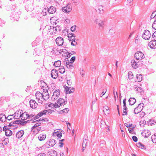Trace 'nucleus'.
Segmentation results:
<instances>
[{
    "label": "nucleus",
    "instance_id": "nucleus-1",
    "mask_svg": "<svg viewBox=\"0 0 156 156\" xmlns=\"http://www.w3.org/2000/svg\"><path fill=\"white\" fill-rule=\"evenodd\" d=\"M62 9L63 12L66 13H69L72 10L71 3H69L66 6L63 7Z\"/></svg>",
    "mask_w": 156,
    "mask_h": 156
},
{
    "label": "nucleus",
    "instance_id": "nucleus-2",
    "mask_svg": "<svg viewBox=\"0 0 156 156\" xmlns=\"http://www.w3.org/2000/svg\"><path fill=\"white\" fill-rule=\"evenodd\" d=\"M135 58L137 60H140L144 58V54L141 51H137L134 55Z\"/></svg>",
    "mask_w": 156,
    "mask_h": 156
},
{
    "label": "nucleus",
    "instance_id": "nucleus-3",
    "mask_svg": "<svg viewBox=\"0 0 156 156\" xmlns=\"http://www.w3.org/2000/svg\"><path fill=\"white\" fill-rule=\"evenodd\" d=\"M151 34L148 30L144 31L142 35L143 38L146 40H148L151 37Z\"/></svg>",
    "mask_w": 156,
    "mask_h": 156
},
{
    "label": "nucleus",
    "instance_id": "nucleus-4",
    "mask_svg": "<svg viewBox=\"0 0 156 156\" xmlns=\"http://www.w3.org/2000/svg\"><path fill=\"white\" fill-rule=\"evenodd\" d=\"M60 94V90L59 89L56 90L53 93V95L51 97V100L54 101L57 98Z\"/></svg>",
    "mask_w": 156,
    "mask_h": 156
},
{
    "label": "nucleus",
    "instance_id": "nucleus-5",
    "mask_svg": "<svg viewBox=\"0 0 156 156\" xmlns=\"http://www.w3.org/2000/svg\"><path fill=\"white\" fill-rule=\"evenodd\" d=\"M144 104L143 103H141L139 104L138 106L135 108L134 112L135 114H138L140 112L143 108Z\"/></svg>",
    "mask_w": 156,
    "mask_h": 156
},
{
    "label": "nucleus",
    "instance_id": "nucleus-6",
    "mask_svg": "<svg viewBox=\"0 0 156 156\" xmlns=\"http://www.w3.org/2000/svg\"><path fill=\"white\" fill-rule=\"evenodd\" d=\"M67 100H65L62 98H60L58 100L57 103L58 104V105L59 107L60 106L64 105L67 103Z\"/></svg>",
    "mask_w": 156,
    "mask_h": 156
},
{
    "label": "nucleus",
    "instance_id": "nucleus-7",
    "mask_svg": "<svg viewBox=\"0 0 156 156\" xmlns=\"http://www.w3.org/2000/svg\"><path fill=\"white\" fill-rule=\"evenodd\" d=\"M22 110H19L15 112L13 118L14 119H18L22 116Z\"/></svg>",
    "mask_w": 156,
    "mask_h": 156
},
{
    "label": "nucleus",
    "instance_id": "nucleus-8",
    "mask_svg": "<svg viewBox=\"0 0 156 156\" xmlns=\"http://www.w3.org/2000/svg\"><path fill=\"white\" fill-rule=\"evenodd\" d=\"M51 76L53 79H56L58 76V72L57 70L53 69L51 72Z\"/></svg>",
    "mask_w": 156,
    "mask_h": 156
},
{
    "label": "nucleus",
    "instance_id": "nucleus-9",
    "mask_svg": "<svg viewBox=\"0 0 156 156\" xmlns=\"http://www.w3.org/2000/svg\"><path fill=\"white\" fill-rule=\"evenodd\" d=\"M95 23L98 24L99 28H103L104 23L103 21L99 19H96L95 21Z\"/></svg>",
    "mask_w": 156,
    "mask_h": 156
},
{
    "label": "nucleus",
    "instance_id": "nucleus-10",
    "mask_svg": "<svg viewBox=\"0 0 156 156\" xmlns=\"http://www.w3.org/2000/svg\"><path fill=\"white\" fill-rule=\"evenodd\" d=\"M138 62L139 61L137 62L134 59H133L131 62L132 67L134 69H136L139 67Z\"/></svg>",
    "mask_w": 156,
    "mask_h": 156
},
{
    "label": "nucleus",
    "instance_id": "nucleus-11",
    "mask_svg": "<svg viewBox=\"0 0 156 156\" xmlns=\"http://www.w3.org/2000/svg\"><path fill=\"white\" fill-rule=\"evenodd\" d=\"M58 46H61L63 43V39L61 37H58L55 40Z\"/></svg>",
    "mask_w": 156,
    "mask_h": 156
},
{
    "label": "nucleus",
    "instance_id": "nucleus-12",
    "mask_svg": "<svg viewBox=\"0 0 156 156\" xmlns=\"http://www.w3.org/2000/svg\"><path fill=\"white\" fill-rule=\"evenodd\" d=\"M48 11L50 14L55 13L56 11V8L53 6H51L49 7H48Z\"/></svg>",
    "mask_w": 156,
    "mask_h": 156
},
{
    "label": "nucleus",
    "instance_id": "nucleus-13",
    "mask_svg": "<svg viewBox=\"0 0 156 156\" xmlns=\"http://www.w3.org/2000/svg\"><path fill=\"white\" fill-rule=\"evenodd\" d=\"M30 107L33 108H35L37 107V103L34 100H31L30 101Z\"/></svg>",
    "mask_w": 156,
    "mask_h": 156
},
{
    "label": "nucleus",
    "instance_id": "nucleus-14",
    "mask_svg": "<svg viewBox=\"0 0 156 156\" xmlns=\"http://www.w3.org/2000/svg\"><path fill=\"white\" fill-rule=\"evenodd\" d=\"M148 46L151 48H156V40H152L148 43Z\"/></svg>",
    "mask_w": 156,
    "mask_h": 156
},
{
    "label": "nucleus",
    "instance_id": "nucleus-15",
    "mask_svg": "<svg viewBox=\"0 0 156 156\" xmlns=\"http://www.w3.org/2000/svg\"><path fill=\"white\" fill-rule=\"evenodd\" d=\"M22 116L21 117L22 120L24 121L25 120L27 119H28V113L27 112H25L23 113L22 110Z\"/></svg>",
    "mask_w": 156,
    "mask_h": 156
},
{
    "label": "nucleus",
    "instance_id": "nucleus-16",
    "mask_svg": "<svg viewBox=\"0 0 156 156\" xmlns=\"http://www.w3.org/2000/svg\"><path fill=\"white\" fill-rule=\"evenodd\" d=\"M54 136H57L59 138H60L62 136V133L59 131L57 130H55L53 133Z\"/></svg>",
    "mask_w": 156,
    "mask_h": 156
},
{
    "label": "nucleus",
    "instance_id": "nucleus-17",
    "mask_svg": "<svg viewBox=\"0 0 156 156\" xmlns=\"http://www.w3.org/2000/svg\"><path fill=\"white\" fill-rule=\"evenodd\" d=\"M24 134V132L23 130H21L18 132L16 134V137L17 138L21 137Z\"/></svg>",
    "mask_w": 156,
    "mask_h": 156
},
{
    "label": "nucleus",
    "instance_id": "nucleus-18",
    "mask_svg": "<svg viewBox=\"0 0 156 156\" xmlns=\"http://www.w3.org/2000/svg\"><path fill=\"white\" fill-rule=\"evenodd\" d=\"M46 135L44 133H41L39 134L38 139L40 141L44 140L46 138Z\"/></svg>",
    "mask_w": 156,
    "mask_h": 156
},
{
    "label": "nucleus",
    "instance_id": "nucleus-19",
    "mask_svg": "<svg viewBox=\"0 0 156 156\" xmlns=\"http://www.w3.org/2000/svg\"><path fill=\"white\" fill-rule=\"evenodd\" d=\"M20 13V12H19L15 11L12 13V14L11 16L12 17L14 18L15 20H17L18 18H19V16Z\"/></svg>",
    "mask_w": 156,
    "mask_h": 156
},
{
    "label": "nucleus",
    "instance_id": "nucleus-20",
    "mask_svg": "<svg viewBox=\"0 0 156 156\" xmlns=\"http://www.w3.org/2000/svg\"><path fill=\"white\" fill-rule=\"evenodd\" d=\"M36 98L38 100L40 98L41 99H42L44 95L41 93L40 92H37L35 94Z\"/></svg>",
    "mask_w": 156,
    "mask_h": 156
},
{
    "label": "nucleus",
    "instance_id": "nucleus-21",
    "mask_svg": "<svg viewBox=\"0 0 156 156\" xmlns=\"http://www.w3.org/2000/svg\"><path fill=\"white\" fill-rule=\"evenodd\" d=\"M41 123L40 122L37 123L35 124L34 126H33L32 127V129H34L35 130H37V132H38L39 130H40V128H36V127H37L40 126H41Z\"/></svg>",
    "mask_w": 156,
    "mask_h": 156
},
{
    "label": "nucleus",
    "instance_id": "nucleus-22",
    "mask_svg": "<svg viewBox=\"0 0 156 156\" xmlns=\"http://www.w3.org/2000/svg\"><path fill=\"white\" fill-rule=\"evenodd\" d=\"M96 10L98 13L102 14L104 13L103 6L101 5L98 6V7L96 9Z\"/></svg>",
    "mask_w": 156,
    "mask_h": 156
},
{
    "label": "nucleus",
    "instance_id": "nucleus-23",
    "mask_svg": "<svg viewBox=\"0 0 156 156\" xmlns=\"http://www.w3.org/2000/svg\"><path fill=\"white\" fill-rule=\"evenodd\" d=\"M48 106L50 107L51 108H57L59 107L58 104H57L56 102L55 104L50 103L48 105Z\"/></svg>",
    "mask_w": 156,
    "mask_h": 156
},
{
    "label": "nucleus",
    "instance_id": "nucleus-24",
    "mask_svg": "<svg viewBox=\"0 0 156 156\" xmlns=\"http://www.w3.org/2000/svg\"><path fill=\"white\" fill-rule=\"evenodd\" d=\"M129 105H133L136 102V99L134 98H130L129 100Z\"/></svg>",
    "mask_w": 156,
    "mask_h": 156
},
{
    "label": "nucleus",
    "instance_id": "nucleus-25",
    "mask_svg": "<svg viewBox=\"0 0 156 156\" xmlns=\"http://www.w3.org/2000/svg\"><path fill=\"white\" fill-rule=\"evenodd\" d=\"M50 29H49V30H51V27L52 28V30H54L55 29V32L56 31H58L59 32L61 30V27L59 26H57L55 27H54L53 26H50Z\"/></svg>",
    "mask_w": 156,
    "mask_h": 156
},
{
    "label": "nucleus",
    "instance_id": "nucleus-26",
    "mask_svg": "<svg viewBox=\"0 0 156 156\" xmlns=\"http://www.w3.org/2000/svg\"><path fill=\"white\" fill-rule=\"evenodd\" d=\"M142 135L143 136H144L145 138L148 137L151 134V132L149 131H148L147 132L143 133H142Z\"/></svg>",
    "mask_w": 156,
    "mask_h": 156
},
{
    "label": "nucleus",
    "instance_id": "nucleus-27",
    "mask_svg": "<svg viewBox=\"0 0 156 156\" xmlns=\"http://www.w3.org/2000/svg\"><path fill=\"white\" fill-rule=\"evenodd\" d=\"M142 76L141 75L137 74L136 75V81L137 82H140L142 80Z\"/></svg>",
    "mask_w": 156,
    "mask_h": 156
},
{
    "label": "nucleus",
    "instance_id": "nucleus-28",
    "mask_svg": "<svg viewBox=\"0 0 156 156\" xmlns=\"http://www.w3.org/2000/svg\"><path fill=\"white\" fill-rule=\"evenodd\" d=\"M6 120V117L5 114L3 115L2 114H0V121L2 122H5Z\"/></svg>",
    "mask_w": 156,
    "mask_h": 156
},
{
    "label": "nucleus",
    "instance_id": "nucleus-29",
    "mask_svg": "<svg viewBox=\"0 0 156 156\" xmlns=\"http://www.w3.org/2000/svg\"><path fill=\"white\" fill-rule=\"evenodd\" d=\"M56 141L54 139H51L50 140L49 143L50 144V146L51 147H53L56 144Z\"/></svg>",
    "mask_w": 156,
    "mask_h": 156
},
{
    "label": "nucleus",
    "instance_id": "nucleus-30",
    "mask_svg": "<svg viewBox=\"0 0 156 156\" xmlns=\"http://www.w3.org/2000/svg\"><path fill=\"white\" fill-rule=\"evenodd\" d=\"M5 135L7 136H10L12 134V131L9 129H7L5 132Z\"/></svg>",
    "mask_w": 156,
    "mask_h": 156
},
{
    "label": "nucleus",
    "instance_id": "nucleus-31",
    "mask_svg": "<svg viewBox=\"0 0 156 156\" xmlns=\"http://www.w3.org/2000/svg\"><path fill=\"white\" fill-rule=\"evenodd\" d=\"M61 64V61L60 60H58L55 62L54 65L55 66V67H59L60 66Z\"/></svg>",
    "mask_w": 156,
    "mask_h": 156
},
{
    "label": "nucleus",
    "instance_id": "nucleus-32",
    "mask_svg": "<svg viewBox=\"0 0 156 156\" xmlns=\"http://www.w3.org/2000/svg\"><path fill=\"white\" fill-rule=\"evenodd\" d=\"M156 123L155 121L153 119H150L147 122V124H148V125H149V124H150L151 125H152L153 124H154L155 123Z\"/></svg>",
    "mask_w": 156,
    "mask_h": 156
},
{
    "label": "nucleus",
    "instance_id": "nucleus-33",
    "mask_svg": "<svg viewBox=\"0 0 156 156\" xmlns=\"http://www.w3.org/2000/svg\"><path fill=\"white\" fill-rule=\"evenodd\" d=\"M123 110H127V108L126 106V98H125L123 99Z\"/></svg>",
    "mask_w": 156,
    "mask_h": 156
},
{
    "label": "nucleus",
    "instance_id": "nucleus-34",
    "mask_svg": "<svg viewBox=\"0 0 156 156\" xmlns=\"http://www.w3.org/2000/svg\"><path fill=\"white\" fill-rule=\"evenodd\" d=\"M136 146H137V147L140 148L145 149V146L140 142H139L138 143L136 144Z\"/></svg>",
    "mask_w": 156,
    "mask_h": 156
},
{
    "label": "nucleus",
    "instance_id": "nucleus-35",
    "mask_svg": "<svg viewBox=\"0 0 156 156\" xmlns=\"http://www.w3.org/2000/svg\"><path fill=\"white\" fill-rule=\"evenodd\" d=\"M43 94L44 95V97H45V98H44V97L43 98V99H44V100L46 101L49 98V95L48 92H45Z\"/></svg>",
    "mask_w": 156,
    "mask_h": 156
},
{
    "label": "nucleus",
    "instance_id": "nucleus-36",
    "mask_svg": "<svg viewBox=\"0 0 156 156\" xmlns=\"http://www.w3.org/2000/svg\"><path fill=\"white\" fill-rule=\"evenodd\" d=\"M63 62L64 64L66 66L67 68L68 66L71 64V62H70L69 60H65Z\"/></svg>",
    "mask_w": 156,
    "mask_h": 156
},
{
    "label": "nucleus",
    "instance_id": "nucleus-37",
    "mask_svg": "<svg viewBox=\"0 0 156 156\" xmlns=\"http://www.w3.org/2000/svg\"><path fill=\"white\" fill-rule=\"evenodd\" d=\"M14 124H15L14 122H11L9 123V125H8V126L10 127L12 126L14 128H13V129H16L18 127V126H14Z\"/></svg>",
    "mask_w": 156,
    "mask_h": 156
},
{
    "label": "nucleus",
    "instance_id": "nucleus-38",
    "mask_svg": "<svg viewBox=\"0 0 156 156\" xmlns=\"http://www.w3.org/2000/svg\"><path fill=\"white\" fill-rule=\"evenodd\" d=\"M68 37L69 38H73V37L75 38L76 37V36L75 35V34L72 33H70L68 34Z\"/></svg>",
    "mask_w": 156,
    "mask_h": 156
},
{
    "label": "nucleus",
    "instance_id": "nucleus-39",
    "mask_svg": "<svg viewBox=\"0 0 156 156\" xmlns=\"http://www.w3.org/2000/svg\"><path fill=\"white\" fill-rule=\"evenodd\" d=\"M128 78L129 79H132L133 77V74L131 72H129L128 74Z\"/></svg>",
    "mask_w": 156,
    "mask_h": 156
},
{
    "label": "nucleus",
    "instance_id": "nucleus-40",
    "mask_svg": "<svg viewBox=\"0 0 156 156\" xmlns=\"http://www.w3.org/2000/svg\"><path fill=\"white\" fill-rule=\"evenodd\" d=\"M15 124H18L20 125L21 124V120L20 119L14 121Z\"/></svg>",
    "mask_w": 156,
    "mask_h": 156
},
{
    "label": "nucleus",
    "instance_id": "nucleus-41",
    "mask_svg": "<svg viewBox=\"0 0 156 156\" xmlns=\"http://www.w3.org/2000/svg\"><path fill=\"white\" fill-rule=\"evenodd\" d=\"M135 90L136 91H137L138 93H141L142 91V88L139 87H136L135 88Z\"/></svg>",
    "mask_w": 156,
    "mask_h": 156
},
{
    "label": "nucleus",
    "instance_id": "nucleus-42",
    "mask_svg": "<svg viewBox=\"0 0 156 156\" xmlns=\"http://www.w3.org/2000/svg\"><path fill=\"white\" fill-rule=\"evenodd\" d=\"M65 71V70L64 67H62L59 69V72L62 74L64 73Z\"/></svg>",
    "mask_w": 156,
    "mask_h": 156
},
{
    "label": "nucleus",
    "instance_id": "nucleus-43",
    "mask_svg": "<svg viewBox=\"0 0 156 156\" xmlns=\"http://www.w3.org/2000/svg\"><path fill=\"white\" fill-rule=\"evenodd\" d=\"M71 3V5H72L75 6L77 5V0H72L70 2Z\"/></svg>",
    "mask_w": 156,
    "mask_h": 156
},
{
    "label": "nucleus",
    "instance_id": "nucleus-44",
    "mask_svg": "<svg viewBox=\"0 0 156 156\" xmlns=\"http://www.w3.org/2000/svg\"><path fill=\"white\" fill-rule=\"evenodd\" d=\"M69 111V109L68 108H66L60 111V112H62L63 113H67Z\"/></svg>",
    "mask_w": 156,
    "mask_h": 156
},
{
    "label": "nucleus",
    "instance_id": "nucleus-45",
    "mask_svg": "<svg viewBox=\"0 0 156 156\" xmlns=\"http://www.w3.org/2000/svg\"><path fill=\"white\" fill-rule=\"evenodd\" d=\"M69 89L68 92V94H70L71 93L73 92L74 91V88L72 87H69Z\"/></svg>",
    "mask_w": 156,
    "mask_h": 156
},
{
    "label": "nucleus",
    "instance_id": "nucleus-46",
    "mask_svg": "<svg viewBox=\"0 0 156 156\" xmlns=\"http://www.w3.org/2000/svg\"><path fill=\"white\" fill-rule=\"evenodd\" d=\"M155 11H154L152 13L150 17V19H151L154 18H155L156 17V13H155Z\"/></svg>",
    "mask_w": 156,
    "mask_h": 156
},
{
    "label": "nucleus",
    "instance_id": "nucleus-47",
    "mask_svg": "<svg viewBox=\"0 0 156 156\" xmlns=\"http://www.w3.org/2000/svg\"><path fill=\"white\" fill-rule=\"evenodd\" d=\"M109 109V107L107 106H105L103 108V111L105 112L108 111Z\"/></svg>",
    "mask_w": 156,
    "mask_h": 156
},
{
    "label": "nucleus",
    "instance_id": "nucleus-48",
    "mask_svg": "<svg viewBox=\"0 0 156 156\" xmlns=\"http://www.w3.org/2000/svg\"><path fill=\"white\" fill-rule=\"evenodd\" d=\"M42 116V114L40 112H39L34 117L35 119H37Z\"/></svg>",
    "mask_w": 156,
    "mask_h": 156
},
{
    "label": "nucleus",
    "instance_id": "nucleus-49",
    "mask_svg": "<svg viewBox=\"0 0 156 156\" xmlns=\"http://www.w3.org/2000/svg\"><path fill=\"white\" fill-rule=\"evenodd\" d=\"M77 44V42L75 41V39L74 38V40L72 41L71 45L73 46H75Z\"/></svg>",
    "mask_w": 156,
    "mask_h": 156
},
{
    "label": "nucleus",
    "instance_id": "nucleus-50",
    "mask_svg": "<svg viewBox=\"0 0 156 156\" xmlns=\"http://www.w3.org/2000/svg\"><path fill=\"white\" fill-rule=\"evenodd\" d=\"M152 27L153 28L156 30V20L154 21V23L152 25Z\"/></svg>",
    "mask_w": 156,
    "mask_h": 156
},
{
    "label": "nucleus",
    "instance_id": "nucleus-51",
    "mask_svg": "<svg viewBox=\"0 0 156 156\" xmlns=\"http://www.w3.org/2000/svg\"><path fill=\"white\" fill-rule=\"evenodd\" d=\"M13 115H9L7 117H6V119H8V120H11L12 119V118L13 117Z\"/></svg>",
    "mask_w": 156,
    "mask_h": 156
},
{
    "label": "nucleus",
    "instance_id": "nucleus-52",
    "mask_svg": "<svg viewBox=\"0 0 156 156\" xmlns=\"http://www.w3.org/2000/svg\"><path fill=\"white\" fill-rule=\"evenodd\" d=\"M125 126L127 128L131 127L132 126V124H129L128 123H125Z\"/></svg>",
    "mask_w": 156,
    "mask_h": 156
},
{
    "label": "nucleus",
    "instance_id": "nucleus-53",
    "mask_svg": "<svg viewBox=\"0 0 156 156\" xmlns=\"http://www.w3.org/2000/svg\"><path fill=\"white\" fill-rule=\"evenodd\" d=\"M106 91H107L106 89L103 90L102 92V94H100V96L101 97H102L106 93Z\"/></svg>",
    "mask_w": 156,
    "mask_h": 156
},
{
    "label": "nucleus",
    "instance_id": "nucleus-54",
    "mask_svg": "<svg viewBox=\"0 0 156 156\" xmlns=\"http://www.w3.org/2000/svg\"><path fill=\"white\" fill-rule=\"evenodd\" d=\"M48 110H44L43 111L40 112V113H41L42 114V115H46V113L48 112Z\"/></svg>",
    "mask_w": 156,
    "mask_h": 156
},
{
    "label": "nucleus",
    "instance_id": "nucleus-55",
    "mask_svg": "<svg viewBox=\"0 0 156 156\" xmlns=\"http://www.w3.org/2000/svg\"><path fill=\"white\" fill-rule=\"evenodd\" d=\"M49 147H51V146H50V144L49 143L48 144L47 143L43 146V147L44 148L46 147L47 148H49Z\"/></svg>",
    "mask_w": 156,
    "mask_h": 156
},
{
    "label": "nucleus",
    "instance_id": "nucleus-56",
    "mask_svg": "<svg viewBox=\"0 0 156 156\" xmlns=\"http://www.w3.org/2000/svg\"><path fill=\"white\" fill-rule=\"evenodd\" d=\"M132 139L133 141L135 142L137 141L138 140L137 137L135 136H133Z\"/></svg>",
    "mask_w": 156,
    "mask_h": 156
},
{
    "label": "nucleus",
    "instance_id": "nucleus-57",
    "mask_svg": "<svg viewBox=\"0 0 156 156\" xmlns=\"http://www.w3.org/2000/svg\"><path fill=\"white\" fill-rule=\"evenodd\" d=\"M69 87L67 86H66L65 87V90L66 92V94H68V92H69Z\"/></svg>",
    "mask_w": 156,
    "mask_h": 156
},
{
    "label": "nucleus",
    "instance_id": "nucleus-58",
    "mask_svg": "<svg viewBox=\"0 0 156 156\" xmlns=\"http://www.w3.org/2000/svg\"><path fill=\"white\" fill-rule=\"evenodd\" d=\"M75 56H73L70 59V62L72 63H73L75 61Z\"/></svg>",
    "mask_w": 156,
    "mask_h": 156
},
{
    "label": "nucleus",
    "instance_id": "nucleus-59",
    "mask_svg": "<svg viewBox=\"0 0 156 156\" xmlns=\"http://www.w3.org/2000/svg\"><path fill=\"white\" fill-rule=\"evenodd\" d=\"M23 121V120H21V124L20 125L24 126L27 123V121Z\"/></svg>",
    "mask_w": 156,
    "mask_h": 156
},
{
    "label": "nucleus",
    "instance_id": "nucleus-60",
    "mask_svg": "<svg viewBox=\"0 0 156 156\" xmlns=\"http://www.w3.org/2000/svg\"><path fill=\"white\" fill-rule=\"evenodd\" d=\"M76 26H73L71 28V30L72 31H74L75 30H76Z\"/></svg>",
    "mask_w": 156,
    "mask_h": 156
},
{
    "label": "nucleus",
    "instance_id": "nucleus-61",
    "mask_svg": "<svg viewBox=\"0 0 156 156\" xmlns=\"http://www.w3.org/2000/svg\"><path fill=\"white\" fill-rule=\"evenodd\" d=\"M73 63L71 62V64L69 65L68 66L67 68L69 69H72L73 67Z\"/></svg>",
    "mask_w": 156,
    "mask_h": 156
},
{
    "label": "nucleus",
    "instance_id": "nucleus-62",
    "mask_svg": "<svg viewBox=\"0 0 156 156\" xmlns=\"http://www.w3.org/2000/svg\"><path fill=\"white\" fill-rule=\"evenodd\" d=\"M134 127L132 128H129L128 129V130L129 133H131L133 131V129Z\"/></svg>",
    "mask_w": 156,
    "mask_h": 156
},
{
    "label": "nucleus",
    "instance_id": "nucleus-63",
    "mask_svg": "<svg viewBox=\"0 0 156 156\" xmlns=\"http://www.w3.org/2000/svg\"><path fill=\"white\" fill-rule=\"evenodd\" d=\"M67 83L69 85H71L72 83L71 80H67Z\"/></svg>",
    "mask_w": 156,
    "mask_h": 156
},
{
    "label": "nucleus",
    "instance_id": "nucleus-64",
    "mask_svg": "<svg viewBox=\"0 0 156 156\" xmlns=\"http://www.w3.org/2000/svg\"><path fill=\"white\" fill-rule=\"evenodd\" d=\"M133 0H127V3L128 5H131L132 4H131V3L133 1Z\"/></svg>",
    "mask_w": 156,
    "mask_h": 156
}]
</instances>
